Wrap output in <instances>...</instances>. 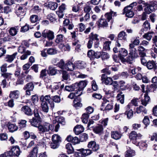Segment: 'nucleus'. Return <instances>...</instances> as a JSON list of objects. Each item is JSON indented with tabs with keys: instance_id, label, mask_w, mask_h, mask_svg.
Masks as SVG:
<instances>
[{
	"instance_id": "nucleus-44",
	"label": "nucleus",
	"mask_w": 157,
	"mask_h": 157,
	"mask_svg": "<svg viewBox=\"0 0 157 157\" xmlns=\"http://www.w3.org/2000/svg\"><path fill=\"white\" fill-rule=\"evenodd\" d=\"M49 73V74L54 75H55L57 73L58 70L55 68L52 67V66H50L48 68Z\"/></svg>"
},
{
	"instance_id": "nucleus-14",
	"label": "nucleus",
	"mask_w": 157,
	"mask_h": 157,
	"mask_svg": "<svg viewBox=\"0 0 157 157\" xmlns=\"http://www.w3.org/2000/svg\"><path fill=\"white\" fill-rule=\"evenodd\" d=\"M19 28L20 27L19 26L11 27L9 30L10 34L12 36H15L17 34Z\"/></svg>"
},
{
	"instance_id": "nucleus-5",
	"label": "nucleus",
	"mask_w": 157,
	"mask_h": 157,
	"mask_svg": "<svg viewBox=\"0 0 157 157\" xmlns=\"http://www.w3.org/2000/svg\"><path fill=\"white\" fill-rule=\"evenodd\" d=\"M38 148L37 147H35L30 152L29 157H47L46 153L44 152L43 153H40L38 154V156H37Z\"/></svg>"
},
{
	"instance_id": "nucleus-26",
	"label": "nucleus",
	"mask_w": 157,
	"mask_h": 157,
	"mask_svg": "<svg viewBox=\"0 0 157 157\" xmlns=\"http://www.w3.org/2000/svg\"><path fill=\"white\" fill-rule=\"evenodd\" d=\"M144 98L141 100V104L143 105L146 106L150 100V98L147 93H145L144 96Z\"/></svg>"
},
{
	"instance_id": "nucleus-21",
	"label": "nucleus",
	"mask_w": 157,
	"mask_h": 157,
	"mask_svg": "<svg viewBox=\"0 0 157 157\" xmlns=\"http://www.w3.org/2000/svg\"><path fill=\"white\" fill-rule=\"evenodd\" d=\"M40 121V119L33 117L32 119L29 120V122L31 125L35 127H37L39 125Z\"/></svg>"
},
{
	"instance_id": "nucleus-32",
	"label": "nucleus",
	"mask_w": 157,
	"mask_h": 157,
	"mask_svg": "<svg viewBox=\"0 0 157 157\" xmlns=\"http://www.w3.org/2000/svg\"><path fill=\"white\" fill-rule=\"evenodd\" d=\"M146 67L149 69H151L156 67V64L155 62L153 60H150L147 63Z\"/></svg>"
},
{
	"instance_id": "nucleus-2",
	"label": "nucleus",
	"mask_w": 157,
	"mask_h": 157,
	"mask_svg": "<svg viewBox=\"0 0 157 157\" xmlns=\"http://www.w3.org/2000/svg\"><path fill=\"white\" fill-rule=\"evenodd\" d=\"M54 126L50 124L49 123L45 122L43 124H40L37 127L38 131L40 133H44L45 132H48L50 130H54Z\"/></svg>"
},
{
	"instance_id": "nucleus-55",
	"label": "nucleus",
	"mask_w": 157,
	"mask_h": 157,
	"mask_svg": "<svg viewBox=\"0 0 157 157\" xmlns=\"http://www.w3.org/2000/svg\"><path fill=\"white\" fill-rule=\"evenodd\" d=\"M120 54L122 56H125L128 54L127 51L124 48H121L119 50Z\"/></svg>"
},
{
	"instance_id": "nucleus-17",
	"label": "nucleus",
	"mask_w": 157,
	"mask_h": 157,
	"mask_svg": "<svg viewBox=\"0 0 157 157\" xmlns=\"http://www.w3.org/2000/svg\"><path fill=\"white\" fill-rule=\"evenodd\" d=\"M134 59H135V58L132 57V56L130 55H129L126 58H124L122 56H121L120 57L121 60L123 63L127 62L130 64L132 63V61Z\"/></svg>"
},
{
	"instance_id": "nucleus-15",
	"label": "nucleus",
	"mask_w": 157,
	"mask_h": 157,
	"mask_svg": "<svg viewBox=\"0 0 157 157\" xmlns=\"http://www.w3.org/2000/svg\"><path fill=\"white\" fill-rule=\"evenodd\" d=\"M66 140L68 142H71L74 144H77L79 142V140L77 137H73L71 135L68 136Z\"/></svg>"
},
{
	"instance_id": "nucleus-61",
	"label": "nucleus",
	"mask_w": 157,
	"mask_h": 157,
	"mask_svg": "<svg viewBox=\"0 0 157 157\" xmlns=\"http://www.w3.org/2000/svg\"><path fill=\"white\" fill-rule=\"evenodd\" d=\"M59 145V143H58V142H52L51 143L50 146L51 148L55 149L58 148Z\"/></svg>"
},
{
	"instance_id": "nucleus-47",
	"label": "nucleus",
	"mask_w": 157,
	"mask_h": 157,
	"mask_svg": "<svg viewBox=\"0 0 157 157\" xmlns=\"http://www.w3.org/2000/svg\"><path fill=\"white\" fill-rule=\"evenodd\" d=\"M52 142L58 143H59L61 141V137L57 134L53 135L52 137Z\"/></svg>"
},
{
	"instance_id": "nucleus-11",
	"label": "nucleus",
	"mask_w": 157,
	"mask_h": 157,
	"mask_svg": "<svg viewBox=\"0 0 157 157\" xmlns=\"http://www.w3.org/2000/svg\"><path fill=\"white\" fill-rule=\"evenodd\" d=\"M87 147L89 148H91L94 151H96L98 150L99 148V146L94 141H91L89 142Z\"/></svg>"
},
{
	"instance_id": "nucleus-27",
	"label": "nucleus",
	"mask_w": 157,
	"mask_h": 157,
	"mask_svg": "<svg viewBox=\"0 0 157 157\" xmlns=\"http://www.w3.org/2000/svg\"><path fill=\"white\" fill-rule=\"evenodd\" d=\"M117 39L124 41L127 40L126 33L124 31L120 32L118 35Z\"/></svg>"
},
{
	"instance_id": "nucleus-24",
	"label": "nucleus",
	"mask_w": 157,
	"mask_h": 157,
	"mask_svg": "<svg viewBox=\"0 0 157 157\" xmlns=\"http://www.w3.org/2000/svg\"><path fill=\"white\" fill-rule=\"evenodd\" d=\"M75 68L74 65L71 61H69L65 64V69L68 71H72L74 70Z\"/></svg>"
},
{
	"instance_id": "nucleus-64",
	"label": "nucleus",
	"mask_w": 157,
	"mask_h": 157,
	"mask_svg": "<svg viewBox=\"0 0 157 157\" xmlns=\"http://www.w3.org/2000/svg\"><path fill=\"white\" fill-rule=\"evenodd\" d=\"M101 56L102 60L107 59L109 57V56L108 53L106 52H101Z\"/></svg>"
},
{
	"instance_id": "nucleus-22",
	"label": "nucleus",
	"mask_w": 157,
	"mask_h": 157,
	"mask_svg": "<svg viewBox=\"0 0 157 157\" xmlns=\"http://www.w3.org/2000/svg\"><path fill=\"white\" fill-rule=\"evenodd\" d=\"M127 150L125 152V157H132L135 155V151L129 147L127 148Z\"/></svg>"
},
{
	"instance_id": "nucleus-43",
	"label": "nucleus",
	"mask_w": 157,
	"mask_h": 157,
	"mask_svg": "<svg viewBox=\"0 0 157 157\" xmlns=\"http://www.w3.org/2000/svg\"><path fill=\"white\" fill-rule=\"evenodd\" d=\"M34 87L33 84L32 82L27 84L24 87V89L25 90L32 91Z\"/></svg>"
},
{
	"instance_id": "nucleus-50",
	"label": "nucleus",
	"mask_w": 157,
	"mask_h": 157,
	"mask_svg": "<svg viewBox=\"0 0 157 157\" xmlns=\"http://www.w3.org/2000/svg\"><path fill=\"white\" fill-rule=\"evenodd\" d=\"M48 54L50 55H53L57 53V50L55 48H49L47 50Z\"/></svg>"
},
{
	"instance_id": "nucleus-53",
	"label": "nucleus",
	"mask_w": 157,
	"mask_h": 157,
	"mask_svg": "<svg viewBox=\"0 0 157 157\" xmlns=\"http://www.w3.org/2000/svg\"><path fill=\"white\" fill-rule=\"evenodd\" d=\"M56 66L62 69H65V64L63 59L60 60L59 62L56 64Z\"/></svg>"
},
{
	"instance_id": "nucleus-29",
	"label": "nucleus",
	"mask_w": 157,
	"mask_h": 157,
	"mask_svg": "<svg viewBox=\"0 0 157 157\" xmlns=\"http://www.w3.org/2000/svg\"><path fill=\"white\" fill-rule=\"evenodd\" d=\"M116 12L111 11L109 12L106 13L105 16L109 21L112 19V17L116 16Z\"/></svg>"
},
{
	"instance_id": "nucleus-8",
	"label": "nucleus",
	"mask_w": 157,
	"mask_h": 157,
	"mask_svg": "<svg viewBox=\"0 0 157 157\" xmlns=\"http://www.w3.org/2000/svg\"><path fill=\"white\" fill-rule=\"evenodd\" d=\"M40 99L41 102H48L50 104L52 108H53L54 107V104L52 101V99L49 95H46L44 96L42 95L40 98Z\"/></svg>"
},
{
	"instance_id": "nucleus-51",
	"label": "nucleus",
	"mask_w": 157,
	"mask_h": 157,
	"mask_svg": "<svg viewBox=\"0 0 157 157\" xmlns=\"http://www.w3.org/2000/svg\"><path fill=\"white\" fill-rule=\"evenodd\" d=\"M89 115L86 113H84L82 116V119L83 123L86 124L88 122Z\"/></svg>"
},
{
	"instance_id": "nucleus-54",
	"label": "nucleus",
	"mask_w": 157,
	"mask_h": 157,
	"mask_svg": "<svg viewBox=\"0 0 157 157\" xmlns=\"http://www.w3.org/2000/svg\"><path fill=\"white\" fill-rule=\"evenodd\" d=\"M62 77L63 80H67L70 79V76L66 71H63Z\"/></svg>"
},
{
	"instance_id": "nucleus-41",
	"label": "nucleus",
	"mask_w": 157,
	"mask_h": 157,
	"mask_svg": "<svg viewBox=\"0 0 157 157\" xmlns=\"http://www.w3.org/2000/svg\"><path fill=\"white\" fill-rule=\"evenodd\" d=\"M64 36L62 34H59L56 36L55 42L57 44L62 43L63 41Z\"/></svg>"
},
{
	"instance_id": "nucleus-20",
	"label": "nucleus",
	"mask_w": 157,
	"mask_h": 157,
	"mask_svg": "<svg viewBox=\"0 0 157 157\" xmlns=\"http://www.w3.org/2000/svg\"><path fill=\"white\" fill-rule=\"evenodd\" d=\"M111 136L112 138L116 140L119 139L121 137V133L118 131H113L111 132Z\"/></svg>"
},
{
	"instance_id": "nucleus-48",
	"label": "nucleus",
	"mask_w": 157,
	"mask_h": 157,
	"mask_svg": "<svg viewBox=\"0 0 157 157\" xmlns=\"http://www.w3.org/2000/svg\"><path fill=\"white\" fill-rule=\"evenodd\" d=\"M124 114L127 115V118L130 119L132 118L133 115V112L132 109L126 110Z\"/></svg>"
},
{
	"instance_id": "nucleus-33",
	"label": "nucleus",
	"mask_w": 157,
	"mask_h": 157,
	"mask_svg": "<svg viewBox=\"0 0 157 157\" xmlns=\"http://www.w3.org/2000/svg\"><path fill=\"white\" fill-rule=\"evenodd\" d=\"M129 55L132 56V57L136 59L138 57V53L136 49H131L129 51Z\"/></svg>"
},
{
	"instance_id": "nucleus-23",
	"label": "nucleus",
	"mask_w": 157,
	"mask_h": 157,
	"mask_svg": "<svg viewBox=\"0 0 157 157\" xmlns=\"http://www.w3.org/2000/svg\"><path fill=\"white\" fill-rule=\"evenodd\" d=\"M84 130V128L81 125L76 126L74 128V131L76 135H78L82 132Z\"/></svg>"
},
{
	"instance_id": "nucleus-57",
	"label": "nucleus",
	"mask_w": 157,
	"mask_h": 157,
	"mask_svg": "<svg viewBox=\"0 0 157 157\" xmlns=\"http://www.w3.org/2000/svg\"><path fill=\"white\" fill-rule=\"evenodd\" d=\"M30 54L31 52L27 50L21 57V59L22 60H25L27 58L28 56L30 55Z\"/></svg>"
},
{
	"instance_id": "nucleus-7",
	"label": "nucleus",
	"mask_w": 157,
	"mask_h": 157,
	"mask_svg": "<svg viewBox=\"0 0 157 157\" xmlns=\"http://www.w3.org/2000/svg\"><path fill=\"white\" fill-rule=\"evenodd\" d=\"M103 90L105 94V98H104L103 99H114L115 94H114V92L111 91L110 88L105 87Z\"/></svg>"
},
{
	"instance_id": "nucleus-16",
	"label": "nucleus",
	"mask_w": 157,
	"mask_h": 157,
	"mask_svg": "<svg viewBox=\"0 0 157 157\" xmlns=\"http://www.w3.org/2000/svg\"><path fill=\"white\" fill-rule=\"evenodd\" d=\"M132 10V9L126 7L123 9L124 13L125 14V15L127 17H132L134 14V13Z\"/></svg>"
},
{
	"instance_id": "nucleus-59",
	"label": "nucleus",
	"mask_w": 157,
	"mask_h": 157,
	"mask_svg": "<svg viewBox=\"0 0 157 157\" xmlns=\"http://www.w3.org/2000/svg\"><path fill=\"white\" fill-rule=\"evenodd\" d=\"M30 20L32 23L36 22L38 20V16L36 15H32L30 16Z\"/></svg>"
},
{
	"instance_id": "nucleus-1",
	"label": "nucleus",
	"mask_w": 157,
	"mask_h": 157,
	"mask_svg": "<svg viewBox=\"0 0 157 157\" xmlns=\"http://www.w3.org/2000/svg\"><path fill=\"white\" fill-rule=\"evenodd\" d=\"M113 99H103V101L101 105V110L109 111L113 108Z\"/></svg>"
},
{
	"instance_id": "nucleus-10",
	"label": "nucleus",
	"mask_w": 157,
	"mask_h": 157,
	"mask_svg": "<svg viewBox=\"0 0 157 157\" xmlns=\"http://www.w3.org/2000/svg\"><path fill=\"white\" fill-rule=\"evenodd\" d=\"M101 80L103 83L106 85H112V79L110 77H108L105 74L102 75Z\"/></svg>"
},
{
	"instance_id": "nucleus-63",
	"label": "nucleus",
	"mask_w": 157,
	"mask_h": 157,
	"mask_svg": "<svg viewBox=\"0 0 157 157\" xmlns=\"http://www.w3.org/2000/svg\"><path fill=\"white\" fill-rule=\"evenodd\" d=\"M80 10V4L78 5H74L72 6V10L74 12H77Z\"/></svg>"
},
{
	"instance_id": "nucleus-39",
	"label": "nucleus",
	"mask_w": 157,
	"mask_h": 157,
	"mask_svg": "<svg viewBox=\"0 0 157 157\" xmlns=\"http://www.w3.org/2000/svg\"><path fill=\"white\" fill-rule=\"evenodd\" d=\"M17 14L18 16H20L24 15L25 13V10L21 6H20L18 8V10L17 11Z\"/></svg>"
},
{
	"instance_id": "nucleus-56",
	"label": "nucleus",
	"mask_w": 157,
	"mask_h": 157,
	"mask_svg": "<svg viewBox=\"0 0 157 157\" xmlns=\"http://www.w3.org/2000/svg\"><path fill=\"white\" fill-rule=\"evenodd\" d=\"M27 121L25 120H20L18 122L20 128H22L25 127L26 125Z\"/></svg>"
},
{
	"instance_id": "nucleus-40",
	"label": "nucleus",
	"mask_w": 157,
	"mask_h": 157,
	"mask_svg": "<svg viewBox=\"0 0 157 157\" xmlns=\"http://www.w3.org/2000/svg\"><path fill=\"white\" fill-rule=\"evenodd\" d=\"M48 7L50 9L54 10L57 8L58 4L56 2H49L48 3Z\"/></svg>"
},
{
	"instance_id": "nucleus-4",
	"label": "nucleus",
	"mask_w": 157,
	"mask_h": 157,
	"mask_svg": "<svg viewBox=\"0 0 157 157\" xmlns=\"http://www.w3.org/2000/svg\"><path fill=\"white\" fill-rule=\"evenodd\" d=\"M80 152H75V155L77 157H85V156L90 155L92 153L91 150L87 149H80L77 150Z\"/></svg>"
},
{
	"instance_id": "nucleus-25",
	"label": "nucleus",
	"mask_w": 157,
	"mask_h": 157,
	"mask_svg": "<svg viewBox=\"0 0 157 157\" xmlns=\"http://www.w3.org/2000/svg\"><path fill=\"white\" fill-rule=\"evenodd\" d=\"M21 110L27 115L31 116L33 114V113L31 109L28 106H25L22 107Z\"/></svg>"
},
{
	"instance_id": "nucleus-52",
	"label": "nucleus",
	"mask_w": 157,
	"mask_h": 157,
	"mask_svg": "<svg viewBox=\"0 0 157 157\" xmlns=\"http://www.w3.org/2000/svg\"><path fill=\"white\" fill-rule=\"evenodd\" d=\"M142 26L143 28V29L145 30V31H146L148 30H149L150 29V24L147 21H146L144 22Z\"/></svg>"
},
{
	"instance_id": "nucleus-46",
	"label": "nucleus",
	"mask_w": 157,
	"mask_h": 157,
	"mask_svg": "<svg viewBox=\"0 0 157 157\" xmlns=\"http://www.w3.org/2000/svg\"><path fill=\"white\" fill-rule=\"evenodd\" d=\"M98 35L93 33H91L89 35V38L90 40L92 41L95 40L96 41L99 40V39L98 38Z\"/></svg>"
},
{
	"instance_id": "nucleus-49",
	"label": "nucleus",
	"mask_w": 157,
	"mask_h": 157,
	"mask_svg": "<svg viewBox=\"0 0 157 157\" xmlns=\"http://www.w3.org/2000/svg\"><path fill=\"white\" fill-rule=\"evenodd\" d=\"M111 41H106L103 45V48L105 50H109L110 49V46L111 45Z\"/></svg>"
},
{
	"instance_id": "nucleus-36",
	"label": "nucleus",
	"mask_w": 157,
	"mask_h": 157,
	"mask_svg": "<svg viewBox=\"0 0 157 157\" xmlns=\"http://www.w3.org/2000/svg\"><path fill=\"white\" fill-rule=\"evenodd\" d=\"M8 128L10 132H13L17 130L18 127L17 126L13 124H9Z\"/></svg>"
},
{
	"instance_id": "nucleus-9",
	"label": "nucleus",
	"mask_w": 157,
	"mask_h": 157,
	"mask_svg": "<svg viewBox=\"0 0 157 157\" xmlns=\"http://www.w3.org/2000/svg\"><path fill=\"white\" fill-rule=\"evenodd\" d=\"M42 36L44 38H47L49 40H52L54 38V33L50 30H45L42 33Z\"/></svg>"
},
{
	"instance_id": "nucleus-28",
	"label": "nucleus",
	"mask_w": 157,
	"mask_h": 157,
	"mask_svg": "<svg viewBox=\"0 0 157 157\" xmlns=\"http://www.w3.org/2000/svg\"><path fill=\"white\" fill-rule=\"evenodd\" d=\"M78 90L81 93V91H82L83 89L87 85V82L86 81H81L78 83Z\"/></svg>"
},
{
	"instance_id": "nucleus-45",
	"label": "nucleus",
	"mask_w": 157,
	"mask_h": 157,
	"mask_svg": "<svg viewBox=\"0 0 157 157\" xmlns=\"http://www.w3.org/2000/svg\"><path fill=\"white\" fill-rule=\"evenodd\" d=\"M66 148L67 150V152L69 154L72 153L74 152V148L70 143L67 144L66 145Z\"/></svg>"
},
{
	"instance_id": "nucleus-60",
	"label": "nucleus",
	"mask_w": 157,
	"mask_h": 157,
	"mask_svg": "<svg viewBox=\"0 0 157 157\" xmlns=\"http://www.w3.org/2000/svg\"><path fill=\"white\" fill-rule=\"evenodd\" d=\"M77 66L78 68L82 69L86 67V64L83 61H80L78 63Z\"/></svg>"
},
{
	"instance_id": "nucleus-31",
	"label": "nucleus",
	"mask_w": 157,
	"mask_h": 157,
	"mask_svg": "<svg viewBox=\"0 0 157 157\" xmlns=\"http://www.w3.org/2000/svg\"><path fill=\"white\" fill-rule=\"evenodd\" d=\"M144 11V12L147 14H150L152 12L154 11L153 10V8L151 6L150 4H147L145 5Z\"/></svg>"
},
{
	"instance_id": "nucleus-18",
	"label": "nucleus",
	"mask_w": 157,
	"mask_h": 157,
	"mask_svg": "<svg viewBox=\"0 0 157 157\" xmlns=\"http://www.w3.org/2000/svg\"><path fill=\"white\" fill-rule=\"evenodd\" d=\"M20 92L19 90H16L11 91L9 97L10 98L17 99L19 97Z\"/></svg>"
},
{
	"instance_id": "nucleus-19",
	"label": "nucleus",
	"mask_w": 157,
	"mask_h": 157,
	"mask_svg": "<svg viewBox=\"0 0 157 157\" xmlns=\"http://www.w3.org/2000/svg\"><path fill=\"white\" fill-rule=\"evenodd\" d=\"M17 53L15 52L11 55H6L5 58V60L7 62L11 63L16 58Z\"/></svg>"
},
{
	"instance_id": "nucleus-42",
	"label": "nucleus",
	"mask_w": 157,
	"mask_h": 157,
	"mask_svg": "<svg viewBox=\"0 0 157 157\" xmlns=\"http://www.w3.org/2000/svg\"><path fill=\"white\" fill-rule=\"evenodd\" d=\"M1 37H4L3 40L5 41H10L12 38L8 34L4 33L3 32L1 33Z\"/></svg>"
},
{
	"instance_id": "nucleus-62",
	"label": "nucleus",
	"mask_w": 157,
	"mask_h": 157,
	"mask_svg": "<svg viewBox=\"0 0 157 157\" xmlns=\"http://www.w3.org/2000/svg\"><path fill=\"white\" fill-rule=\"evenodd\" d=\"M56 120H58V123H60L63 125H64L65 123L64 118L63 117H56Z\"/></svg>"
},
{
	"instance_id": "nucleus-12",
	"label": "nucleus",
	"mask_w": 157,
	"mask_h": 157,
	"mask_svg": "<svg viewBox=\"0 0 157 157\" xmlns=\"http://www.w3.org/2000/svg\"><path fill=\"white\" fill-rule=\"evenodd\" d=\"M93 130L96 134L101 135L103 133V131L102 125L100 124L98 125L94 128Z\"/></svg>"
},
{
	"instance_id": "nucleus-35",
	"label": "nucleus",
	"mask_w": 157,
	"mask_h": 157,
	"mask_svg": "<svg viewBox=\"0 0 157 157\" xmlns=\"http://www.w3.org/2000/svg\"><path fill=\"white\" fill-rule=\"evenodd\" d=\"M117 100L121 103L123 104L124 102V95L122 92H120L117 96Z\"/></svg>"
},
{
	"instance_id": "nucleus-34",
	"label": "nucleus",
	"mask_w": 157,
	"mask_h": 157,
	"mask_svg": "<svg viewBox=\"0 0 157 157\" xmlns=\"http://www.w3.org/2000/svg\"><path fill=\"white\" fill-rule=\"evenodd\" d=\"M136 112L138 114H139L142 112V114H146L147 113V110L146 108L142 105H140L139 107L136 108Z\"/></svg>"
},
{
	"instance_id": "nucleus-6",
	"label": "nucleus",
	"mask_w": 157,
	"mask_h": 157,
	"mask_svg": "<svg viewBox=\"0 0 157 157\" xmlns=\"http://www.w3.org/2000/svg\"><path fill=\"white\" fill-rule=\"evenodd\" d=\"M8 152L10 157H12L13 156H19L21 151L20 150L19 147L18 146H16L13 147L10 151H9Z\"/></svg>"
},
{
	"instance_id": "nucleus-58",
	"label": "nucleus",
	"mask_w": 157,
	"mask_h": 157,
	"mask_svg": "<svg viewBox=\"0 0 157 157\" xmlns=\"http://www.w3.org/2000/svg\"><path fill=\"white\" fill-rule=\"evenodd\" d=\"M88 138V135L85 133H83L80 135V140L81 142L86 141Z\"/></svg>"
},
{
	"instance_id": "nucleus-13",
	"label": "nucleus",
	"mask_w": 157,
	"mask_h": 157,
	"mask_svg": "<svg viewBox=\"0 0 157 157\" xmlns=\"http://www.w3.org/2000/svg\"><path fill=\"white\" fill-rule=\"evenodd\" d=\"M98 26L99 28H106L108 26V22L106 19L102 18V17L98 20Z\"/></svg>"
},
{
	"instance_id": "nucleus-37",
	"label": "nucleus",
	"mask_w": 157,
	"mask_h": 157,
	"mask_svg": "<svg viewBox=\"0 0 157 157\" xmlns=\"http://www.w3.org/2000/svg\"><path fill=\"white\" fill-rule=\"evenodd\" d=\"M154 32H150L145 33L143 36L144 38L145 39L147 40L150 41L154 34Z\"/></svg>"
},
{
	"instance_id": "nucleus-38",
	"label": "nucleus",
	"mask_w": 157,
	"mask_h": 157,
	"mask_svg": "<svg viewBox=\"0 0 157 157\" xmlns=\"http://www.w3.org/2000/svg\"><path fill=\"white\" fill-rule=\"evenodd\" d=\"M71 86L72 88L73 89V91L75 90L76 91V92H75V94L77 95V96H80L81 95L82 92H81V93H80L78 90V83H75L74 84H72Z\"/></svg>"
},
{
	"instance_id": "nucleus-30",
	"label": "nucleus",
	"mask_w": 157,
	"mask_h": 157,
	"mask_svg": "<svg viewBox=\"0 0 157 157\" xmlns=\"http://www.w3.org/2000/svg\"><path fill=\"white\" fill-rule=\"evenodd\" d=\"M41 107L42 110L46 113L48 112L49 108L46 102H41Z\"/></svg>"
},
{
	"instance_id": "nucleus-3",
	"label": "nucleus",
	"mask_w": 157,
	"mask_h": 157,
	"mask_svg": "<svg viewBox=\"0 0 157 157\" xmlns=\"http://www.w3.org/2000/svg\"><path fill=\"white\" fill-rule=\"evenodd\" d=\"M142 136V135L140 134H137L136 132L133 131L130 133L129 137L133 143L136 145H138L139 144L138 140Z\"/></svg>"
}]
</instances>
